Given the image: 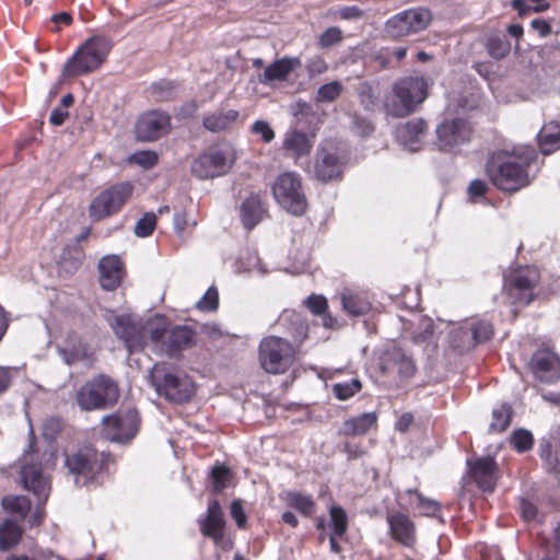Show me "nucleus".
Listing matches in <instances>:
<instances>
[{"instance_id":"nucleus-15","label":"nucleus","mask_w":560,"mask_h":560,"mask_svg":"<svg viewBox=\"0 0 560 560\" xmlns=\"http://www.w3.org/2000/svg\"><path fill=\"white\" fill-rule=\"evenodd\" d=\"M435 144L440 151L453 152L456 148L471 140L474 129L464 118L445 119L435 130Z\"/></svg>"},{"instance_id":"nucleus-64","label":"nucleus","mask_w":560,"mask_h":560,"mask_svg":"<svg viewBox=\"0 0 560 560\" xmlns=\"http://www.w3.org/2000/svg\"><path fill=\"white\" fill-rule=\"evenodd\" d=\"M537 513H538L537 506L533 502H530L526 499H522L521 515L525 521L529 522V521L535 520L537 516Z\"/></svg>"},{"instance_id":"nucleus-2","label":"nucleus","mask_w":560,"mask_h":560,"mask_svg":"<svg viewBox=\"0 0 560 560\" xmlns=\"http://www.w3.org/2000/svg\"><path fill=\"white\" fill-rule=\"evenodd\" d=\"M148 335L155 349L175 359L195 346L197 339L196 329L187 325H172L164 315L148 320Z\"/></svg>"},{"instance_id":"nucleus-37","label":"nucleus","mask_w":560,"mask_h":560,"mask_svg":"<svg viewBox=\"0 0 560 560\" xmlns=\"http://www.w3.org/2000/svg\"><path fill=\"white\" fill-rule=\"evenodd\" d=\"M469 328V323L466 320L458 327L454 328L450 334L452 348L460 354L466 353L476 347V342L471 336L472 332Z\"/></svg>"},{"instance_id":"nucleus-17","label":"nucleus","mask_w":560,"mask_h":560,"mask_svg":"<svg viewBox=\"0 0 560 560\" xmlns=\"http://www.w3.org/2000/svg\"><path fill=\"white\" fill-rule=\"evenodd\" d=\"M139 428V417L136 410L113 413L102 419V434L112 442H128L132 440Z\"/></svg>"},{"instance_id":"nucleus-61","label":"nucleus","mask_w":560,"mask_h":560,"mask_svg":"<svg viewBox=\"0 0 560 560\" xmlns=\"http://www.w3.org/2000/svg\"><path fill=\"white\" fill-rule=\"evenodd\" d=\"M488 190H489V187H488L487 183L482 179L471 180L467 188L468 196L471 199H475L477 197H483Z\"/></svg>"},{"instance_id":"nucleus-56","label":"nucleus","mask_w":560,"mask_h":560,"mask_svg":"<svg viewBox=\"0 0 560 560\" xmlns=\"http://www.w3.org/2000/svg\"><path fill=\"white\" fill-rule=\"evenodd\" d=\"M305 68L308 75L313 78L325 73L328 70V65L324 57L315 55L306 61Z\"/></svg>"},{"instance_id":"nucleus-9","label":"nucleus","mask_w":560,"mask_h":560,"mask_svg":"<svg viewBox=\"0 0 560 560\" xmlns=\"http://www.w3.org/2000/svg\"><path fill=\"white\" fill-rule=\"evenodd\" d=\"M130 182L113 184L98 192L90 202L88 212L93 222H100L119 213L133 195Z\"/></svg>"},{"instance_id":"nucleus-3","label":"nucleus","mask_w":560,"mask_h":560,"mask_svg":"<svg viewBox=\"0 0 560 560\" xmlns=\"http://www.w3.org/2000/svg\"><path fill=\"white\" fill-rule=\"evenodd\" d=\"M113 42L105 35L89 37L62 68L63 78L82 77L96 71L107 59Z\"/></svg>"},{"instance_id":"nucleus-1","label":"nucleus","mask_w":560,"mask_h":560,"mask_svg":"<svg viewBox=\"0 0 560 560\" xmlns=\"http://www.w3.org/2000/svg\"><path fill=\"white\" fill-rule=\"evenodd\" d=\"M536 159L537 152L533 147L495 152L487 161L486 174L499 190L516 192L530 184L528 170Z\"/></svg>"},{"instance_id":"nucleus-36","label":"nucleus","mask_w":560,"mask_h":560,"mask_svg":"<svg viewBox=\"0 0 560 560\" xmlns=\"http://www.w3.org/2000/svg\"><path fill=\"white\" fill-rule=\"evenodd\" d=\"M23 528L10 518L0 524V551L13 549L22 539Z\"/></svg>"},{"instance_id":"nucleus-7","label":"nucleus","mask_w":560,"mask_h":560,"mask_svg":"<svg viewBox=\"0 0 560 560\" xmlns=\"http://www.w3.org/2000/svg\"><path fill=\"white\" fill-rule=\"evenodd\" d=\"M277 203L287 212L301 217L308 208L302 177L296 172L287 171L279 174L271 187Z\"/></svg>"},{"instance_id":"nucleus-57","label":"nucleus","mask_w":560,"mask_h":560,"mask_svg":"<svg viewBox=\"0 0 560 560\" xmlns=\"http://www.w3.org/2000/svg\"><path fill=\"white\" fill-rule=\"evenodd\" d=\"M305 304L315 316H319L328 310V301L324 295L312 294L306 299Z\"/></svg>"},{"instance_id":"nucleus-49","label":"nucleus","mask_w":560,"mask_h":560,"mask_svg":"<svg viewBox=\"0 0 560 560\" xmlns=\"http://www.w3.org/2000/svg\"><path fill=\"white\" fill-rule=\"evenodd\" d=\"M210 478L212 480L213 491L221 492L228 487L232 478V471L224 464H215L211 468Z\"/></svg>"},{"instance_id":"nucleus-54","label":"nucleus","mask_w":560,"mask_h":560,"mask_svg":"<svg viewBox=\"0 0 560 560\" xmlns=\"http://www.w3.org/2000/svg\"><path fill=\"white\" fill-rule=\"evenodd\" d=\"M358 97L360 104L371 110L377 102V96L374 93L372 85L368 82H363L358 86Z\"/></svg>"},{"instance_id":"nucleus-35","label":"nucleus","mask_w":560,"mask_h":560,"mask_svg":"<svg viewBox=\"0 0 560 560\" xmlns=\"http://www.w3.org/2000/svg\"><path fill=\"white\" fill-rule=\"evenodd\" d=\"M238 118L240 112L236 109L213 112L203 116L202 126L208 131L218 133L228 130Z\"/></svg>"},{"instance_id":"nucleus-33","label":"nucleus","mask_w":560,"mask_h":560,"mask_svg":"<svg viewBox=\"0 0 560 560\" xmlns=\"http://www.w3.org/2000/svg\"><path fill=\"white\" fill-rule=\"evenodd\" d=\"M538 147L544 155H549L560 149V122L550 120L542 125L537 135Z\"/></svg>"},{"instance_id":"nucleus-46","label":"nucleus","mask_w":560,"mask_h":560,"mask_svg":"<svg viewBox=\"0 0 560 560\" xmlns=\"http://www.w3.org/2000/svg\"><path fill=\"white\" fill-rule=\"evenodd\" d=\"M510 445L517 453H526L532 450L534 445V436L530 431L526 429H516L510 438Z\"/></svg>"},{"instance_id":"nucleus-11","label":"nucleus","mask_w":560,"mask_h":560,"mask_svg":"<svg viewBox=\"0 0 560 560\" xmlns=\"http://www.w3.org/2000/svg\"><path fill=\"white\" fill-rule=\"evenodd\" d=\"M233 161L234 156L230 148L210 145L194 159L190 172L200 179L214 178L226 174L231 170Z\"/></svg>"},{"instance_id":"nucleus-22","label":"nucleus","mask_w":560,"mask_h":560,"mask_svg":"<svg viewBox=\"0 0 560 560\" xmlns=\"http://www.w3.org/2000/svg\"><path fill=\"white\" fill-rule=\"evenodd\" d=\"M225 525L226 522L220 502L215 499L209 501L206 516L199 520L200 533L218 545L224 538Z\"/></svg>"},{"instance_id":"nucleus-30","label":"nucleus","mask_w":560,"mask_h":560,"mask_svg":"<svg viewBox=\"0 0 560 560\" xmlns=\"http://www.w3.org/2000/svg\"><path fill=\"white\" fill-rule=\"evenodd\" d=\"M314 136L299 130L288 132L283 140V149L295 160L308 155L314 145Z\"/></svg>"},{"instance_id":"nucleus-47","label":"nucleus","mask_w":560,"mask_h":560,"mask_svg":"<svg viewBox=\"0 0 560 560\" xmlns=\"http://www.w3.org/2000/svg\"><path fill=\"white\" fill-rule=\"evenodd\" d=\"M342 92V83L340 81H331L318 88L315 100L318 103H331L338 100Z\"/></svg>"},{"instance_id":"nucleus-6","label":"nucleus","mask_w":560,"mask_h":560,"mask_svg":"<svg viewBox=\"0 0 560 560\" xmlns=\"http://www.w3.org/2000/svg\"><path fill=\"white\" fill-rule=\"evenodd\" d=\"M119 399L117 382L105 374H98L81 386L77 404L82 410H104L114 407Z\"/></svg>"},{"instance_id":"nucleus-40","label":"nucleus","mask_w":560,"mask_h":560,"mask_svg":"<svg viewBox=\"0 0 560 560\" xmlns=\"http://www.w3.org/2000/svg\"><path fill=\"white\" fill-rule=\"evenodd\" d=\"M427 130V121L422 118H415L401 125L398 128V135L406 144L412 147L415 143L420 141Z\"/></svg>"},{"instance_id":"nucleus-14","label":"nucleus","mask_w":560,"mask_h":560,"mask_svg":"<svg viewBox=\"0 0 560 560\" xmlns=\"http://www.w3.org/2000/svg\"><path fill=\"white\" fill-rule=\"evenodd\" d=\"M431 20L432 15L428 9L404 10L387 20L385 32L389 37L399 39L425 30Z\"/></svg>"},{"instance_id":"nucleus-32","label":"nucleus","mask_w":560,"mask_h":560,"mask_svg":"<svg viewBox=\"0 0 560 560\" xmlns=\"http://www.w3.org/2000/svg\"><path fill=\"white\" fill-rule=\"evenodd\" d=\"M539 456L550 470L560 472V436L558 433L544 436L540 440Z\"/></svg>"},{"instance_id":"nucleus-51","label":"nucleus","mask_w":560,"mask_h":560,"mask_svg":"<svg viewBox=\"0 0 560 560\" xmlns=\"http://www.w3.org/2000/svg\"><path fill=\"white\" fill-rule=\"evenodd\" d=\"M156 226V215L153 212L144 213L136 223L135 234L139 237L152 235Z\"/></svg>"},{"instance_id":"nucleus-29","label":"nucleus","mask_w":560,"mask_h":560,"mask_svg":"<svg viewBox=\"0 0 560 560\" xmlns=\"http://www.w3.org/2000/svg\"><path fill=\"white\" fill-rule=\"evenodd\" d=\"M21 478L28 491L39 499H44V501L47 500L49 487L39 466L35 464L24 465L21 469Z\"/></svg>"},{"instance_id":"nucleus-24","label":"nucleus","mask_w":560,"mask_h":560,"mask_svg":"<svg viewBox=\"0 0 560 560\" xmlns=\"http://www.w3.org/2000/svg\"><path fill=\"white\" fill-rule=\"evenodd\" d=\"M383 372L396 370L400 377L409 378L416 373V364L399 347L388 349L382 358Z\"/></svg>"},{"instance_id":"nucleus-42","label":"nucleus","mask_w":560,"mask_h":560,"mask_svg":"<svg viewBox=\"0 0 560 560\" xmlns=\"http://www.w3.org/2000/svg\"><path fill=\"white\" fill-rule=\"evenodd\" d=\"M289 506L295 509L304 516H311L315 511V502L308 494L301 492H289L288 493Z\"/></svg>"},{"instance_id":"nucleus-13","label":"nucleus","mask_w":560,"mask_h":560,"mask_svg":"<svg viewBox=\"0 0 560 560\" xmlns=\"http://www.w3.org/2000/svg\"><path fill=\"white\" fill-rule=\"evenodd\" d=\"M114 335L129 352L143 350L147 343L148 322L131 314L114 315L107 319Z\"/></svg>"},{"instance_id":"nucleus-4","label":"nucleus","mask_w":560,"mask_h":560,"mask_svg":"<svg viewBox=\"0 0 560 560\" xmlns=\"http://www.w3.org/2000/svg\"><path fill=\"white\" fill-rule=\"evenodd\" d=\"M113 462L110 453L98 452L92 444L81 445L65 456V466L78 486L94 481Z\"/></svg>"},{"instance_id":"nucleus-60","label":"nucleus","mask_w":560,"mask_h":560,"mask_svg":"<svg viewBox=\"0 0 560 560\" xmlns=\"http://www.w3.org/2000/svg\"><path fill=\"white\" fill-rule=\"evenodd\" d=\"M353 129L361 137H368L374 131L373 124L358 115L353 117Z\"/></svg>"},{"instance_id":"nucleus-8","label":"nucleus","mask_w":560,"mask_h":560,"mask_svg":"<svg viewBox=\"0 0 560 560\" xmlns=\"http://www.w3.org/2000/svg\"><path fill=\"white\" fill-rule=\"evenodd\" d=\"M429 82L423 77H404L393 85V101L389 109L395 117H406L428 97Z\"/></svg>"},{"instance_id":"nucleus-27","label":"nucleus","mask_w":560,"mask_h":560,"mask_svg":"<svg viewBox=\"0 0 560 560\" xmlns=\"http://www.w3.org/2000/svg\"><path fill=\"white\" fill-rule=\"evenodd\" d=\"M301 66L298 57H282L267 66L259 75L261 83H270L273 81H285L290 73Z\"/></svg>"},{"instance_id":"nucleus-50","label":"nucleus","mask_w":560,"mask_h":560,"mask_svg":"<svg viewBox=\"0 0 560 560\" xmlns=\"http://www.w3.org/2000/svg\"><path fill=\"white\" fill-rule=\"evenodd\" d=\"M219 307V291L211 285L203 296L197 302L196 308L203 313L215 312Z\"/></svg>"},{"instance_id":"nucleus-31","label":"nucleus","mask_w":560,"mask_h":560,"mask_svg":"<svg viewBox=\"0 0 560 560\" xmlns=\"http://www.w3.org/2000/svg\"><path fill=\"white\" fill-rule=\"evenodd\" d=\"M405 494L409 497V506L411 509L418 510L419 515L440 518L441 522H443L441 516L442 506L440 502L424 497L417 489H407Z\"/></svg>"},{"instance_id":"nucleus-34","label":"nucleus","mask_w":560,"mask_h":560,"mask_svg":"<svg viewBox=\"0 0 560 560\" xmlns=\"http://www.w3.org/2000/svg\"><path fill=\"white\" fill-rule=\"evenodd\" d=\"M341 305L350 316H363L372 310V303L366 294L352 290H345L341 293Z\"/></svg>"},{"instance_id":"nucleus-43","label":"nucleus","mask_w":560,"mask_h":560,"mask_svg":"<svg viewBox=\"0 0 560 560\" xmlns=\"http://www.w3.org/2000/svg\"><path fill=\"white\" fill-rule=\"evenodd\" d=\"M362 383L359 378L354 377L346 382L335 383L331 386V392L338 400H348L355 394L361 392Z\"/></svg>"},{"instance_id":"nucleus-21","label":"nucleus","mask_w":560,"mask_h":560,"mask_svg":"<svg viewBox=\"0 0 560 560\" xmlns=\"http://www.w3.org/2000/svg\"><path fill=\"white\" fill-rule=\"evenodd\" d=\"M388 533L393 540L407 548L417 544V527L415 522L400 511L388 513L386 516Z\"/></svg>"},{"instance_id":"nucleus-26","label":"nucleus","mask_w":560,"mask_h":560,"mask_svg":"<svg viewBox=\"0 0 560 560\" xmlns=\"http://www.w3.org/2000/svg\"><path fill=\"white\" fill-rule=\"evenodd\" d=\"M377 413L375 411L363 412L357 417L346 419L338 430L339 436H359L366 434L372 428L377 427Z\"/></svg>"},{"instance_id":"nucleus-55","label":"nucleus","mask_w":560,"mask_h":560,"mask_svg":"<svg viewBox=\"0 0 560 560\" xmlns=\"http://www.w3.org/2000/svg\"><path fill=\"white\" fill-rule=\"evenodd\" d=\"M342 40V32L337 26L328 27L318 39V45L322 48L331 47Z\"/></svg>"},{"instance_id":"nucleus-44","label":"nucleus","mask_w":560,"mask_h":560,"mask_svg":"<svg viewBox=\"0 0 560 560\" xmlns=\"http://www.w3.org/2000/svg\"><path fill=\"white\" fill-rule=\"evenodd\" d=\"M511 7L520 16L527 15L530 12L541 13L550 8L547 0H512Z\"/></svg>"},{"instance_id":"nucleus-39","label":"nucleus","mask_w":560,"mask_h":560,"mask_svg":"<svg viewBox=\"0 0 560 560\" xmlns=\"http://www.w3.org/2000/svg\"><path fill=\"white\" fill-rule=\"evenodd\" d=\"M513 407L510 402H501L493 408L491 422L489 424L490 433H502L511 424L513 418Z\"/></svg>"},{"instance_id":"nucleus-38","label":"nucleus","mask_w":560,"mask_h":560,"mask_svg":"<svg viewBox=\"0 0 560 560\" xmlns=\"http://www.w3.org/2000/svg\"><path fill=\"white\" fill-rule=\"evenodd\" d=\"M177 89L178 84L175 81L161 79L148 88V94L154 102H172L177 96Z\"/></svg>"},{"instance_id":"nucleus-10","label":"nucleus","mask_w":560,"mask_h":560,"mask_svg":"<svg viewBox=\"0 0 560 560\" xmlns=\"http://www.w3.org/2000/svg\"><path fill=\"white\" fill-rule=\"evenodd\" d=\"M539 281V271L535 267H518L504 278L503 291L511 304L524 307L533 302Z\"/></svg>"},{"instance_id":"nucleus-5","label":"nucleus","mask_w":560,"mask_h":560,"mask_svg":"<svg viewBox=\"0 0 560 560\" xmlns=\"http://www.w3.org/2000/svg\"><path fill=\"white\" fill-rule=\"evenodd\" d=\"M151 383L159 395L175 404H184L196 393V385L185 373L171 370L165 363H155L151 371Z\"/></svg>"},{"instance_id":"nucleus-53","label":"nucleus","mask_w":560,"mask_h":560,"mask_svg":"<svg viewBox=\"0 0 560 560\" xmlns=\"http://www.w3.org/2000/svg\"><path fill=\"white\" fill-rule=\"evenodd\" d=\"M66 347L73 351L82 352L83 359L88 360L92 353L89 351V346L84 342L77 331H69L66 337Z\"/></svg>"},{"instance_id":"nucleus-48","label":"nucleus","mask_w":560,"mask_h":560,"mask_svg":"<svg viewBox=\"0 0 560 560\" xmlns=\"http://www.w3.org/2000/svg\"><path fill=\"white\" fill-rule=\"evenodd\" d=\"M476 346L490 340L493 336V326L483 319L468 320Z\"/></svg>"},{"instance_id":"nucleus-63","label":"nucleus","mask_w":560,"mask_h":560,"mask_svg":"<svg viewBox=\"0 0 560 560\" xmlns=\"http://www.w3.org/2000/svg\"><path fill=\"white\" fill-rule=\"evenodd\" d=\"M342 451L346 453L348 460H353L365 455L364 448L359 443L345 442Z\"/></svg>"},{"instance_id":"nucleus-52","label":"nucleus","mask_w":560,"mask_h":560,"mask_svg":"<svg viewBox=\"0 0 560 560\" xmlns=\"http://www.w3.org/2000/svg\"><path fill=\"white\" fill-rule=\"evenodd\" d=\"M130 161L145 170H150L158 164L159 155L154 151L143 150V151L133 153L130 156Z\"/></svg>"},{"instance_id":"nucleus-59","label":"nucleus","mask_w":560,"mask_h":560,"mask_svg":"<svg viewBox=\"0 0 560 560\" xmlns=\"http://www.w3.org/2000/svg\"><path fill=\"white\" fill-rule=\"evenodd\" d=\"M252 131L259 135L265 143H269L275 139V131L265 120H256L252 126Z\"/></svg>"},{"instance_id":"nucleus-23","label":"nucleus","mask_w":560,"mask_h":560,"mask_svg":"<svg viewBox=\"0 0 560 560\" xmlns=\"http://www.w3.org/2000/svg\"><path fill=\"white\" fill-rule=\"evenodd\" d=\"M529 364L534 375L541 382L551 383L560 377V359L549 350H537Z\"/></svg>"},{"instance_id":"nucleus-20","label":"nucleus","mask_w":560,"mask_h":560,"mask_svg":"<svg viewBox=\"0 0 560 560\" xmlns=\"http://www.w3.org/2000/svg\"><path fill=\"white\" fill-rule=\"evenodd\" d=\"M97 269L100 285L108 292L118 289L127 275L125 262L115 254L103 256L98 261Z\"/></svg>"},{"instance_id":"nucleus-18","label":"nucleus","mask_w":560,"mask_h":560,"mask_svg":"<svg viewBox=\"0 0 560 560\" xmlns=\"http://www.w3.org/2000/svg\"><path fill=\"white\" fill-rule=\"evenodd\" d=\"M468 471L477 487L483 492H493L499 478V466L492 456L467 460Z\"/></svg>"},{"instance_id":"nucleus-19","label":"nucleus","mask_w":560,"mask_h":560,"mask_svg":"<svg viewBox=\"0 0 560 560\" xmlns=\"http://www.w3.org/2000/svg\"><path fill=\"white\" fill-rule=\"evenodd\" d=\"M343 165L345 162L337 149L322 148L316 153L314 176L323 183L340 179L343 173Z\"/></svg>"},{"instance_id":"nucleus-45","label":"nucleus","mask_w":560,"mask_h":560,"mask_svg":"<svg viewBox=\"0 0 560 560\" xmlns=\"http://www.w3.org/2000/svg\"><path fill=\"white\" fill-rule=\"evenodd\" d=\"M486 49L490 57L501 60L511 51V44L505 37L491 36L486 42Z\"/></svg>"},{"instance_id":"nucleus-28","label":"nucleus","mask_w":560,"mask_h":560,"mask_svg":"<svg viewBox=\"0 0 560 560\" xmlns=\"http://www.w3.org/2000/svg\"><path fill=\"white\" fill-rule=\"evenodd\" d=\"M329 516L331 522V530L328 535L329 546L331 552L339 555L342 551L340 544L337 541L338 537L346 535L349 527L348 515L343 508L340 505H331L329 508Z\"/></svg>"},{"instance_id":"nucleus-58","label":"nucleus","mask_w":560,"mask_h":560,"mask_svg":"<svg viewBox=\"0 0 560 560\" xmlns=\"http://www.w3.org/2000/svg\"><path fill=\"white\" fill-rule=\"evenodd\" d=\"M231 517L235 521L236 526L240 529L246 528L247 515L244 511V506L241 500H234L230 508Z\"/></svg>"},{"instance_id":"nucleus-25","label":"nucleus","mask_w":560,"mask_h":560,"mask_svg":"<svg viewBox=\"0 0 560 560\" xmlns=\"http://www.w3.org/2000/svg\"><path fill=\"white\" fill-rule=\"evenodd\" d=\"M267 215V206L258 194L248 196L240 207L241 222L248 231H252Z\"/></svg>"},{"instance_id":"nucleus-16","label":"nucleus","mask_w":560,"mask_h":560,"mask_svg":"<svg viewBox=\"0 0 560 560\" xmlns=\"http://www.w3.org/2000/svg\"><path fill=\"white\" fill-rule=\"evenodd\" d=\"M172 130V117L161 109H150L139 116L135 126L136 138L143 142H153Z\"/></svg>"},{"instance_id":"nucleus-41","label":"nucleus","mask_w":560,"mask_h":560,"mask_svg":"<svg viewBox=\"0 0 560 560\" xmlns=\"http://www.w3.org/2000/svg\"><path fill=\"white\" fill-rule=\"evenodd\" d=\"M31 500L25 495H9L2 499L3 509L13 514H18L21 518H25L31 510Z\"/></svg>"},{"instance_id":"nucleus-12","label":"nucleus","mask_w":560,"mask_h":560,"mask_svg":"<svg viewBox=\"0 0 560 560\" xmlns=\"http://www.w3.org/2000/svg\"><path fill=\"white\" fill-rule=\"evenodd\" d=\"M294 360L292 345L276 336H268L259 345V362L261 368L271 374L284 373Z\"/></svg>"},{"instance_id":"nucleus-62","label":"nucleus","mask_w":560,"mask_h":560,"mask_svg":"<svg viewBox=\"0 0 560 560\" xmlns=\"http://www.w3.org/2000/svg\"><path fill=\"white\" fill-rule=\"evenodd\" d=\"M199 109V104L196 100L185 102L178 109L177 117L180 119L192 118Z\"/></svg>"}]
</instances>
